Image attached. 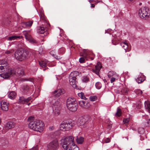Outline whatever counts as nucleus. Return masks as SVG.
Instances as JSON below:
<instances>
[{"label": "nucleus", "mask_w": 150, "mask_h": 150, "mask_svg": "<svg viewBox=\"0 0 150 150\" xmlns=\"http://www.w3.org/2000/svg\"><path fill=\"white\" fill-rule=\"evenodd\" d=\"M33 23V21L23 22L22 23V25L23 27L28 28L32 26Z\"/></svg>", "instance_id": "nucleus-20"}, {"label": "nucleus", "mask_w": 150, "mask_h": 150, "mask_svg": "<svg viewBox=\"0 0 150 150\" xmlns=\"http://www.w3.org/2000/svg\"><path fill=\"white\" fill-rule=\"evenodd\" d=\"M145 107L147 110V111L150 113V105L148 101H145L144 103Z\"/></svg>", "instance_id": "nucleus-29"}, {"label": "nucleus", "mask_w": 150, "mask_h": 150, "mask_svg": "<svg viewBox=\"0 0 150 150\" xmlns=\"http://www.w3.org/2000/svg\"><path fill=\"white\" fill-rule=\"evenodd\" d=\"M82 57L79 59V62L81 63L85 62V60H88V53L86 52H84L83 54L81 55Z\"/></svg>", "instance_id": "nucleus-13"}, {"label": "nucleus", "mask_w": 150, "mask_h": 150, "mask_svg": "<svg viewBox=\"0 0 150 150\" xmlns=\"http://www.w3.org/2000/svg\"><path fill=\"white\" fill-rule=\"evenodd\" d=\"M127 56L125 57V58H128L129 57H131V55L130 54H127Z\"/></svg>", "instance_id": "nucleus-54"}, {"label": "nucleus", "mask_w": 150, "mask_h": 150, "mask_svg": "<svg viewBox=\"0 0 150 150\" xmlns=\"http://www.w3.org/2000/svg\"><path fill=\"white\" fill-rule=\"evenodd\" d=\"M72 126L71 122L63 121L62 122L60 125V129L61 130L63 131H68L71 128Z\"/></svg>", "instance_id": "nucleus-5"}, {"label": "nucleus", "mask_w": 150, "mask_h": 150, "mask_svg": "<svg viewBox=\"0 0 150 150\" xmlns=\"http://www.w3.org/2000/svg\"><path fill=\"white\" fill-rule=\"evenodd\" d=\"M135 92L137 94H142V91L140 90H137L135 91Z\"/></svg>", "instance_id": "nucleus-47"}, {"label": "nucleus", "mask_w": 150, "mask_h": 150, "mask_svg": "<svg viewBox=\"0 0 150 150\" xmlns=\"http://www.w3.org/2000/svg\"><path fill=\"white\" fill-rule=\"evenodd\" d=\"M48 62H49L47 60L39 61V65L43 68L45 67Z\"/></svg>", "instance_id": "nucleus-22"}, {"label": "nucleus", "mask_w": 150, "mask_h": 150, "mask_svg": "<svg viewBox=\"0 0 150 150\" xmlns=\"http://www.w3.org/2000/svg\"><path fill=\"white\" fill-rule=\"evenodd\" d=\"M46 30L44 27L39 26L38 28L37 31L38 33L42 34L44 33Z\"/></svg>", "instance_id": "nucleus-27"}, {"label": "nucleus", "mask_w": 150, "mask_h": 150, "mask_svg": "<svg viewBox=\"0 0 150 150\" xmlns=\"http://www.w3.org/2000/svg\"><path fill=\"white\" fill-rule=\"evenodd\" d=\"M140 130H142V132H143L144 130V129L143 128H139L138 129V132H139V133H140V134H141L142 133V132H139Z\"/></svg>", "instance_id": "nucleus-53"}, {"label": "nucleus", "mask_w": 150, "mask_h": 150, "mask_svg": "<svg viewBox=\"0 0 150 150\" xmlns=\"http://www.w3.org/2000/svg\"><path fill=\"white\" fill-rule=\"evenodd\" d=\"M61 142L64 149L75 145L74 137L71 136L68 137L66 136H64L61 140Z\"/></svg>", "instance_id": "nucleus-2"}, {"label": "nucleus", "mask_w": 150, "mask_h": 150, "mask_svg": "<svg viewBox=\"0 0 150 150\" xmlns=\"http://www.w3.org/2000/svg\"><path fill=\"white\" fill-rule=\"evenodd\" d=\"M77 103L75 99L74 98L69 97L67 100V105H70L73 104Z\"/></svg>", "instance_id": "nucleus-18"}, {"label": "nucleus", "mask_w": 150, "mask_h": 150, "mask_svg": "<svg viewBox=\"0 0 150 150\" xmlns=\"http://www.w3.org/2000/svg\"><path fill=\"white\" fill-rule=\"evenodd\" d=\"M53 113L54 115L57 116L60 113V102L57 101L53 104L52 105Z\"/></svg>", "instance_id": "nucleus-8"}, {"label": "nucleus", "mask_w": 150, "mask_h": 150, "mask_svg": "<svg viewBox=\"0 0 150 150\" xmlns=\"http://www.w3.org/2000/svg\"><path fill=\"white\" fill-rule=\"evenodd\" d=\"M136 80L138 83H140L143 82L144 80V79L142 77L140 76L136 79Z\"/></svg>", "instance_id": "nucleus-33"}, {"label": "nucleus", "mask_w": 150, "mask_h": 150, "mask_svg": "<svg viewBox=\"0 0 150 150\" xmlns=\"http://www.w3.org/2000/svg\"><path fill=\"white\" fill-rule=\"evenodd\" d=\"M64 50V48H62L61 49H60V51H61V50Z\"/></svg>", "instance_id": "nucleus-58"}, {"label": "nucleus", "mask_w": 150, "mask_h": 150, "mask_svg": "<svg viewBox=\"0 0 150 150\" xmlns=\"http://www.w3.org/2000/svg\"><path fill=\"white\" fill-rule=\"evenodd\" d=\"M101 68V64L100 62H98L97 65L95 66V68L92 69V71L98 75Z\"/></svg>", "instance_id": "nucleus-16"}, {"label": "nucleus", "mask_w": 150, "mask_h": 150, "mask_svg": "<svg viewBox=\"0 0 150 150\" xmlns=\"http://www.w3.org/2000/svg\"><path fill=\"white\" fill-rule=\"evenodd\" d=\"M15 57L16 59L22 61L28 57V52L26 50H18L14 54Z\"/></svg>", "instance_id": "nucleus-3"}, {"label": "nucleus", "mask_w": 150, "mask_h": 150, "mask_svg": "<svg viewBox=\"0 0 150 150\" xmlns=\"http://www.w3.org/2000/svg\"><path fill=\"white\" fill-rule=\"evenodd\" d=\"M33 117H30L28 118V121L29 122L28 127L31 129L39 132H42L43 130V123L39 120L34 121Z\"/></svg>", "instance_id": "nucleus-1"}, {"label": "nucleus", "mask_w": 150, "mask_h": 150, "mask_svg": "<svg viewBox=\"0 0 150 150\" xmlns=\"http://www.w3.org/2000/svg\"><path fill=\"white\" fill-rule=\"evenodd\" d=\"M89 119V117L88 116L81 117L78 119V122L79 124L80 125H83L88 122Z\"/></svg>", "instance_id": "nucleus-10"}, {"label": "nucleus", "mask_w": 150, "mask_h": 150, "mask_svg": "<svg viewBox=\"0 0 150 150\" xmlns=\"http://www.w3.org/2000/svg\"><path fill=\"white\" fill-rule=\"evenodd\" d=\"M21 37V36H20L13 35L11 36L8 37V38L7 40L9 41L14 40H17L18 38H20Z\"/></svg>", "instance_id": "nucleus-25"}, {"label": "nucleus", "mask_w": 150, "mask_h": 150, "mask_svg": "<svg viewBox=\"0 0 150 150\" xmlns=\"http://www.w3.org/2000/svg\"><path fill=\"white\" fill-rule=\"evenodd\" d=\"M31 99V97H28L27 98H25L23 96L20 97L18 100V103L21 104H23L25 103H28V105H29L30 103H28V102Z\"/></svg>", "instance_id": "nucleus-11"}, {"label": "nucleus", "mask_w": 150, "mask_h": 150, "mask_svg": "<svg viewBox=\"0 0 150 150\" xmlns=\"http://www.w3.org/2000/svg\"><path fill=\"white\" fill-rule=\"evenodd\" d=\"M14 74H16L15 71L12 69H9L7 72L0 74V76L4 79H7L11 75H13Z\"/></svg>", "instance_id": "nucleus-9"}, {"label": "nucleus", "mask_w": 150, "mask_h": 150, "mask_svg": "<svg viewBox=\"0 0 150 150\" xmlns=\"http://www.w3.org/2000/svg\"><path fill=\"white\" fill-rule=\"evenodd\" d=\"M96 86L98 89H100L101 87V84L100 82L96 83Z\"/></svg>", "instance_id": "nucleus-42"}, {"label": "nucleus", "mask_w": 150, "mask_h": 150, "mask_svg": "<svg viewBox=\"0 0 150 150\" xmlns=\"http://www.w3.org/2000/svg\"><path fill=\"white\" fill-rule=\"evenodd\" d=\"M82 80L83 82H87L88 81V79L86 76H83Z\"/></svg>", "instance_id": "nucleus-43"}, {"label": "nucleus", "mask_w": 150, "mask_h": 150, "mask_svg": "<svg viewBox=\"0 0 150 150\" xmlns=\"http://www.w3.org/2000/svg\"><path fill=\"white\" fill-rule=\"evenodd\" d=\"M28 41L32 43H37L38 41L34 40L32 37L29 39Z\"/></svg>", "instance_id": "nucleus-40"}, {"label": "nucleus", "mask_w": 150, "mask_h": 150, "mask_svg": "<svg viewBox=\"0 0 150 150\" xmlns=\"http://www.w3.org/2000/svg\"><path fill=\"white\" fill-rule=\"evenodd\" d=\"M139 108L140 107H141V105H140V102H139Z\"/></svg>", "instance_id": "nucleus-59"}, {"label": "nucleus", "mask_w": 150, "mask_h": 150, "mask_svg": "<svg viewBox=\"0 0 150 150\" xmlns=\"http://www.w3.org/2000/svg\"><path fill=\"white\" fill-rule=\"evenodd\" d=\"M147 123L149 125H150V119L147 121Z\"/></svg>", "instance_id": "nucleus-55"}, {"label": "nucleus", "mask_w": 150, "mask_h": 150, "mask_svg": "<svg viewBox=\"0 0 150 150\" xmlns=\"http://www.w3.org/2000/svg\"><path fill=\"white\" fill-rule=\"evenodd\" d=\"M38 147L37 146H36L35 147L32 148L30 150H38Z\"/></svg>", "instance_id": "nucleus-51"}, {"label": "nucleus", "mask_w": 150, "mask_h": 150, "mask_svg": "<svg viewBox=\"0 0 150 150\" xmlns=\"http://www.w3.org/2000/svg\"><path fill=\"white\" fill-rule=\"evenodd\" d=\"M54 58L57 59H61L62 57H61V56H58L57 55H55L54 56Z\"/></svg>", "instance_id": "nucleus-48"}, {"label": "nucleus", "mask_w": 150, "mask_h": 150, "mask_svg": "<svg viewBox=\"0 0 150 150\" xmlns=\"http://www.w3.org/2000/svg\"><path fill=\"white\" fill-rule=\"evenodd\" d=\"M64 93L65 91L63 89H59L55 90L53 93V95L54 96L58 97Z\"/></svg>", "instance_id": "nucleus-15"}, {"label": "nucleus", "mask_w": 150, "mask_h": 150, "mask_svg": "<svg viewBox=\"0 0 150 150\" xmlns=\"http://www.w3.org/2000/svg\"><path fill=\"white\" fill-rule=\"evenodd\" d=\"M16 74H14L19 76H22L24 74L23 71V70L22 68H17L15 71Z\"/></svg>", "instance_id": "nucleus-19"}, {"label": "nucleus", "mask_w": 150, "mask_h": 150, "mask_svg": "<svg viewBox=\"0 0 150 150\" xmlns=\"http://www.w3.org/2000/svg\"><path fill=\"white\" fill-rule=\"evenodd\" d=\"M22 81H32V80H33V79H26V78H24V79H22Z\"/></svg>", "instance_id": "nucleus-45"}, {"label": "nucleus", "mask_w": 150, "mask_h": 150, "mask_svg": "<svg viewBox=\"0 0 150 150\" xmlns=\"http://www.w3.org/2000/svg\"><path fill=\"white\" fill-rule=\"evenodd\" d=\"M129 120V118H127L126 119H124L123 120V122L124 123H127L128 122Z\"/></svg>", "instance_id": "nucleus-46"}, {"label": "nucleus", "mask_w": 150, "mask_h": 150, "mask_svg": "<svg viewBox=\"0 0 150 150\" xmlns=\"http://www.w3.org/2000/svg\"><path fill=\"white\" fill-rule=\"evenodd\" d=\"M40 18L42 20L44 21H46V17L45 16L44 14L42 12H41L39 14Z\"/></svg>", "instance_id": "nucleus-32"}, {"label": "nucleus", "mask_w": 150, "mask_h": 150, "mask_svg": "<svg viewBox=\"0 0 150 150\" xmlns=\"http://www.w3.org/2000/svg\"><path fill=\"white\" fill-rule=\"evenodd\" d=\"M109 35H110V37H112V35H111L110 34H109Z\"/></svg>", "instance_id": "nucleus-60"}, {"label": "nucleus", "mask_w": 150, "mask_h": 150, "mask_svg": "<svg viewBox=\"0 0 150 150\" xmlns=\"http://www.w3.org/2000/svg\"><path fill=\"white\" fill-rule=\"evenodd\" d=\"M122 46L123 47L125 50V52H127L129 51L130 50V49H128V45L127 43L125 42L123 43L122 44Z\"/></svg>", "instance_id": "nucleus-28"}, {"label": "nucleus", "mask_w": 150, "mask_h": 150, "mask_svg": "<svg viewBox=\"0 0 150 150\" xmlns=\"http://www.w3.org/2000/svg\"><path fill=\"white\" fill-rule=\"evenodd\" d=\"M90 105L89 103L85 101L83 108H88L90 107Z\"/></svg>", "instance_id": "nucleus-37"}, {"label": "nucleus", "mask_w": 150, "mask_h": 150, "mask_svg": "<svg viewBox=\"0 0 150 150\" xmlns=\"http://www.w3.org/2000/svg\"><path fill=\"white\" fill-rule=\"evenodd\" d=\"M128 90L126 88H123L121 91V94L123 95H126L127 93Z\"/></svg>", "instance_id": "nucleus-31"}, {"label": "nucleus", "mask_w": 150, "mask_h": 150, "mask_svg": "<svg viewBox=\"0 0 150 150\" xmlns=\"http://www.w3.org/2000/svg\"><path fill=\"white\" fill-rule=\"evenodd\" d=\"M7 63L4 60H2L0 61V72H2L5 70L6 68V66Z\"/></svg>", "instance_id": "nucleus-17"}, {"label": "nucleus", "mask_w": 150, "mask_h": 150, "mask_svg": "<svg viewBox=\"0 0 150 150\" xmlns=\"http://www.w3.org/2000/svg\"><path fill=\"white\" fill-rule=\"evenodd\" d=\"M68 109L70 111L72 112L76 111L78 108V105L77 103L73 104L67 106Z\"/></svg>", "instance_id": "nucleus-14"}, {"label": "nucleus", "mask_w": 150, "mask_h": 150, "mask_svg": "<svg viewBox=\"0 0 150 150\" xmlns=\"http://www.w3.org/2000/svg\"><path fill=\"white\" fill-rule=\"evenodd\" d=\"M14 52L13 50H7L5 52V53L6 54H10Z\"/></svg>", "instance_id": "nucleus-44"}, {"label": "nucleus", "mask_w": 150, "mask_h": 150, "mask_svg": "<svg viewBox=\"0 0 150 150\" xmlns=\"http://www.w3.org/2000/svg\"><path fill=\"white\" fill-rule=\"evenodd\" d=\"M89 98L91 101H94L97 99V97L95 96H91Z\"/></svg>", "instance_id": "nucleus-39"}, {"label": "nucleus", "mask_w": 150, "mask_h": 150, "mask_svg": "<svg viewBox=\"0 0 150 150\" xmlns=\"http://www.w3.org/2000/svg\"><path fill=\"white\" fill-rule=\"evenodd\" d=\"M91 7H95V5L93 4H91Z\"/></svg>", "instance_id": "nucleus-57"}, {"label": "nucleus", "mask_w": 150, "mask_h": 150, "mask_svg": "<svg viewBox=\"0 0 150 150\" xmlns=\"http://www.w3.org/2000/svg\"><path fill=\"white\" fill-rule=\"evenodd\" d=\"M14 127V123L11 122L7 123L5 126L6 129H8L13 128Z\"/></svg>", "instance_id": "nucleus-21"}, {"label": "nucleus", "mask_w": 150, "mask_h": 150, "mask_svg": "<svg viewBox=\"0 0 150 150\" xmlns=\"http://www.w3.org/2000/svg\"><path fill=\"white\" fill-rule=\"evenodd\" d=\"M85 101L83 100H81L79 101V105L81 107L83 108L84 104Z\"/></svg>", "instance_id": "nucleus-41"}, {"label": "nucleus", "mask_w": 150, "mask_h": 150, "mask_svg": "<svg viewBox=\"0 0 150 150\" xmlns=\"http://www.w3.org/2000/svg\"><path fill=\"white\" fill-rule=\"evenodd\" d=\"M1 107V109L4 111H7L8 109L9 103L5 100H2L0 103Z\"/></svg>", "instance_id": "nucleus-12"}, {"label": "nucleus", "mask_w": 150, "mask_h": 150, "mask_svg": "<svg viewBox=\"0 0 150 150\" xmlns=\"http://www.w3.org/2000/svg\"><path fill=\"white\" fill-rule=\"evenodd\" d=\"M142 4V3H140L139 4V5H141Z\"/></svg>", "instance_id": "nucleus-63"}, {"label": "nucleus", "mask_w": 150, "mask_h": 150, "mask_svg": "<svg viewBox=\"0 0 150 150\" xmlns=\"http://www.w3.org/2000/svg\"><path fill=\"white\" fill-rule=\"evenodd\" d=\"M76 141L78 144H81L84 141V138L81 137H77L76 139Z\"/></svg>", "instance_id": "nucleus-30"}, {"label": "nucleus", "mask_w": 150, "mask_h": 150, "mask_svg": "<svg viewBox=\"0 0 150 150\" xmlns=\"http://www.w3.org/2000/svg\"><path fill=\"white\" fill-rule=\"evenodd\" d=\"M139 14L141 18H147L150 14L149 8L147 7H143L139 10Z\"/></svg>", "instance_id": "nucleus-7"}, {"label": "nucleus", "mask_w": 150, "mask_h": 150, "mask_svg": "<svg viewBox=\"0 0 150 150\" xmlns=\"http://www.w3.org/2000/svg\"><path fill=\"white\" fill-rule=\"evenodd\" d=\"M16 95V93L14 91H10L8 95V97L11 99H13L15 98Z\"/></svg>", "instance_id": "nucleus-24"}, {"label": "nucleus", "mask_w": 150, "mask_h": 150, "mask_svg": "<svg viewBox=\"0 0 150 150\" xmlns=\"http://www.w3.org/2000/svg\"><path fill=\"white\" fill-rule=\"evenodd\" d=\"M112 42L113 45H116V44H115V42H114V40H112Z\"/></svg>", "instance_id": "nucleus-56"}, {"label": "nucleus", "mask_w": 150, "mask_h": 150, "mask_svg": "<svg viewBox=\"0 0 150 150\" xmlns=\"http://www.w3.org/2000/svg\"><path fill=\"white\" fill-rule=\"evenodd\" d=\"M59 147L58 141L55 139L49 143L47 146V150H57Z\"/></svg>", "instance_id": "nucleus-6"}, {"label": "nucleus", "mask_w": 150, "mask_h": 150, "mask_svg": "<svg viewBox=\"0 0 150 150\" xmlns=\"http://www.w3.org/2000/svg\"><path fill=\"white\" fill-rule=\"evenodd\" d=\"M91 60H93V58H92V57L91 58Z\"/></svg>", "instance_id": "nucleus-61"}, {"label": "nucleus", "mask_w": 150, "mask_h": 150, "mask_svg": "<svg viewBox=\"0 0 150 150\" xmlns=\"http://www.w3.org/2000/svg\"><path fill=\"white\" fill-rule=\"evenodd\" d=\"M78 74V73L77 71H75L71 72L69 76V81L70 84L74 88H76V83L77 81H76V78Z\"/></svg>", "instance_id": "nucleus-4"}, {"label": "nucleus", "mask_w": 150, "mask_h": 150, "mask_svg": "<svg viewBox=\"0 0 150 150\" xmlns=\"http://www.w3.org/2000/svg\"><path fill=\"white\" fill-rule=\"evenodd\" d=\"M112 124L111 123H110V124H108L107 125V128L109 129H110L112 127Z\"/></svg>", "instance_id": "nucleus-50"}, {"label": "nucleus", "mask_w": 150, "mask_h": 150, "mask_svg": "<svg viewBox=\"0 0 150 150\" xmlns=\"http://www.w3.org/2000/svg\"><path fill=\"white\" fill-rule=\"evenodd\" d=\"M117 78V77H111L110 80V81L111 83H112L113 82L115 81V80L116 78Z\"/></svg>", "instance_id": "nucleus-49"}, {"label": "nucleus", "mask_w": 150, "mask_h": 150, "mask_svg": "<svg viewBox=\"0 0 150 150\" xmlns=\"http://www.w3.org/2000/svg\"><path fill=\"white\" fill-rule=\"evenodd\" d=\"M78 96L82 99L86 100L87 99L85 97L84 93L83 92H81L78 93Z\"/></svg>", "instance_id": "nucleus-34"}, {"label": "nucleus", "mask_w": 150, "mask_h": 150, "mask_svg": "<svg viewBox=\"0 0 150 150\" xmlns=\"http://www.w3.org/2000/svg\"><path fill=\"white\" fill-rule=\"evenodd\" d=\"M23 33L25 35V39L28 40L32 38L29 31H24L23 32Z\"/></svg>", "instance_id": "nucleus-23"}, {"label": "nucleus", "mask_w": 150, "mask_h": 150, "mask_svg": "<svg viewBox=\"0 0 150 150\" xmlns=\"http://www.w3.org/2000/svg\"><path fill=\"white\" fill-rule=\"evenodd\" d=\"M22 88L25 92L28 91L29 89V86L26 85H23L22 86Z\"/></svg>", "instance_id": "nucleus-35"}, {"label": "nucleus", "mask_w": 150, "mask_h": 150, "mask_svg": "<svg viewBox=\"0 0 150 150\" xmlns=\"http://www.w3.org/2000/svg\"><path fill=\"white\" fill-rule=\"evenodd\" d=\"M74 148L73 149H70L69 147L66 149H64V150H79V148L77 146H75V145H73Z\"/></svg>", "instance_id": "nucleus-38"}, {"label": "nucleus", "mask_w": 150, "mask_h": 150, "mask_svg": "<svg viewBox=\"0 0 150 150\" xmlns=\"http://www.w3.org/2000/svg\"><path fill=\"white\" fill-rule=\"evenodd\" d=\"M105 141L106 143H109L110 141V139L109 138H108L105 139Z\"/></svg>", "instance_id": "nucleus-52"}, {"label": "nucleus", "mask_w": 150, "mask_h": 150, "mask_svg": "<svg viewBox=\"0 0 150 150\" xmlns=\"http://www.w3.org/2000/svg\"><path fill=\"white\" fill-rule=\"evenodd\" d=\"M42 41H44V40H42Z\"/></svg>", "instance_id": "nucleus-64"}, {"label": "nucleus", "mask_w": 150, "mask_h": 150, "mask_svg": "<svg viewBox=\"0 0 150 150\" xmlns=\"http://www.w3.org/2000/svg\"><path fill=\"white\" fill-rule=\"evenodd\" d=\"M58 132H56L54 133V134H57V133H58Z\"/></svg>", "instance_id": "nucleus-62"}, {"label": "nucleus", "mask_w": 150, "mask_h": 150, "mask_svg": "<svg viewBox=\"0 0 150 150\" xmlns=\"http://www.w3.org/2000/svg\"><path fill=\"white\" fill-rule=\"evenodd\" d=\"M121 114L122 112L121 109L118 108L117 111L115 114V115L117 116L120 117L121 115Z\"/></svg>", "instance_id": "nucleus-36"}, {"label": "nucleus", "mask_w": 150, "mask_h": 150, "mask_svg": "<svg viewBox=\"0 0 150 150\" xmlns=\"http://www.w3.org/2000/svg\"><path fill=\"white\" fill-rule=\"evenodd\" d=\"M108 76L110 78L112 77H118L117 74L113 71L109 72L108 75Z\"/></svg>", "instance_id": "nucleus-26"}]
</instances>
